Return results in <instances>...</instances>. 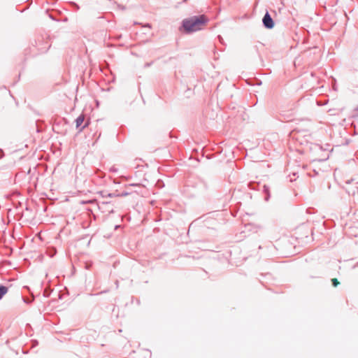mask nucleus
<instances>
[{
    "label": "nucleus",
    "instance_id": "ddd939ff",
    "mask_svg": "<svg viewBox=\"0 0 358 358\" xmlns=\"http://www.w3.org/2000/svg\"><path fill=\"white\" fill-rule=\"evenodd\" d=\"M110 171H113V172H116L117 171V169L115 168V167H111L110 169Z\"/></svg>",
    "mask_w": 358,
    "mask_h": 358
},
{
    "label": "nucleus",
    "instance_id": "f257e3e1",
    "mask_svg": "<svg viewBox=\"0 0 358 358\" xmlns=\"http://www.w3.org/2000/svg\"><path fill=\"white\" fill-rule=\"evenodd\" d=\"M208 22V18L204 15L192 16L183 20L182 27L188 32H194L202 29V27Z\"/></svg>",
    "mask_w": 358,
    "mask_h": 358
},
{
    "label": "nucleus",
    "instance_id": "423d86ee",
    "mask_svg": "<svg viewBox=\"0 0 358 358\" xmlns=\"http://www.w3.org/2000/svg\"><path fill=\"white\" fill-rule=\"evenodd\" d=\"M8 287L4 285H0V299L8 292Z\"/></svg>",
    "mask_w": 358,
    "mask_h": 358
},
{
    "label": "nucleus",
    "instance_id": "dca6fc26",
    "mask_svg": "<svg viewBox=\"0 0 358 358\" xmlns=\"http://www.w3.org/2000/svg\"><path fill=\"white\" fill-rule=\"evenodd\" d=\"M110 203L109 201H103L102 203H103V204H108V203Z\"/></svg>",
    "mask_w": 358,
    "mask_h": 358
},
{
    "label": "nucleus",
    "instance_id": "5701e85b",
    "mask_svg": "<svg viewBox=\"0 0 358 358\" xmlns=\"http://www.w3.org/2000/svg\"><path fill=\"white\" fill-rule=\"evenodd\" d=\"M187 1V0H184V1H185H185Z\"/></svg>",
    "mask_w": 358,
    "mask_h": 358
},
{
    "label": "nucleus",
    "instance_id": "6e6552de",
    "mask_svg": "<svg viewBox=\"0 0 358 358\" xmlns=\"http://www.w3.org/2000/svg\"><path fill=\"white\" fill-rule=\"evenodd\" d=\"M331 282L334 287H336L338 285H339V282L336 278L331 279Z\"/></svg>",
    "mask_w": 358,
    "mask_h": 358
},
{
    "label": "nucleus",
    "instance_id": "6ab92c4d",
    "mask_svg": "<svg viewBox=\"0 0 358 358\" xmlns=\"http://www.w3.org/2000/svg\"><path fill=\"white\" fill-rule=\"evenodd\" d=\"M146 27H150V24H147Z\"/></svg>",
    "mask_w": 358,
    "mask_h": 358
},
{
    "label": "nucleus",
    "instance_id": "f8f14e48",
    "mask_svg": "<svg viewBox=\"0 0 358 358\" xmlns=\"http://www.w3.org/2000/svg\"><path fill=\"white\" fill-rule=\"evenodd\" d=\"M4 156L3 152L1 149H0V159L3 158Z\"/></svg>",
    "mask_w": 358,
    "mask_h": 358
},
{
    "label": "nucleus",
    "instance_id": "a211bd4d",
    "mask_svg": "<svg viewBox=\"0 0 358 358\" xmlns=\"http://www.w3.org/2000/svg\"><path fill=\"white\" fill-rule=\"evenodd\" d=\"M355 111L357 113V114H358V106H357V107H356V108H355Z\"/></svg>",
    "mask_w": 358,
    "mask_h": 358
},
{
    "label": "nucleus",
    "instance_id": "2eb2a0df",
    "mask_svg": "<svg viewBox=\"0 0 358 358\" xmlns=\"http://www.w3.org/2000/svg\"><path fill=\"white\" fill-rule=\"evenodd\" d=\"M87 126V124H85V125H83V126L82 127V128H81L80 130H82L83 129L85 128Z\"/></svg>",
    "mask_w": 358,
    "mask_h": 358
},
{
    "label": "nucleus",
    "instance_id": "9d476101",
    "mask_svg": "<svg viewBox=\"0 0 358 358\" xmlns=\"http://www.w3.org/2000/svg\"><path fill=\"white\" fill-rule=\"evenodd\" d=\"M72 6H73L76 10H79L80 7L75 2H71L70 3Z\"/></svg>",
    "mask_w": 358,
    "mask_h": 358
},
{
    "label": "nucleus",
    "instance_id": "1a4fd4ad",
    "mask_svg": "<svg viewBox=\"0 0 358 358\" xmlns=\"http://www.w3.org/2000/svg\"><path fill=\"white\" fill-rule=\"evenodd\" d=\"M129 194L127 192H122L120 194H117V196H126Z\"/></svg>",
    "mask_w": 358,
    "mask_h": 358
},
{
    "label": "nucleus",
    "instance_id": "20e7f679",
    "mask_svg": "<svg viewBox=\"0 0 358 358\" xmlns=\"http://www.w3.org/2000/svg\"><path fill=\"white\" fill-rule=\"evenodd\" d=\"M262 23L265 28L272 29L274 27V22L268 12H266L263 17Z\"/></svg>",
    "mask_w": 358,
    "mask_h": 358
},
{
    "label": "nucleus",
    "instance_id": "7ed1b4c3",
    "mask_svg": "<svg viewBox=\"0 0 358 358\" xmlns=\"http://www.w3.org/2000/svg\"><path fill=\"white\" fill-rule=\"evenodd\" d=\"M327 145L329 147V145ZM319 152H321V155L319 156L317 158L315 159V160L321 162L324 161L329 158V148L323 149L320 145H315V154H318Z\"/></svg>",
    "mask_w": 358,
    "mask_h": 358
},
{
    "label": "nucleus",
    "instance_id": "f03ea898",
    "mask_svg": "<svg viewBox=\"0 0 358 358\" xmlns=\"http://www.w3.org/2000/svg\"><path fill=\"white\" fill-rule=\"evenodd\" d=\"M248 187L252 189H254V190H260L261 189V187L262 188V192L266 194L265 196V201H268L269 198H270V192H269V187L266 185H261L260 182H250L249 184H248Z\"/></svg>",
    "mask_w": 358,
    "mask_h": 358
},
{
    "label": "nucleus",
    "instance_id": "412c9836",
    "mask_svg": "<svg viewBox=\"0 0 358 358\" xmlns=\"http://www.w3.org/2000/svg\"><path fill=\"white\" fill-rule=\"evenodd\" d=\"M310 75H311L312 76H313V72H311V73H310Z\"/></svg>",
    "mask_w": 358,
    "mask_h": 358
},
{
    "label": "nucleus",
    "instance_id": "39448f33",
    "mask_svg": "<svg viewBox=\"0 0 358 358\" xmlns=\"http://www.w3.org/2000/svg\"><path fill=\"white\" fill-rule=\"evenodd\" d=\"M85 120V117L83 115H79L76 120V128L78 129L81 125L83 123Z\"/></svg>",
    "mask_w": 358,
    "mask_h": 358
},
{
    "label": "nucleus",
    "instance_id": "4468645a",
    "mask_svg": "<svg viewBox=\"0 0 358 358\" xmlns=\"http://www.w3.org/2000/svg\"><path fill=\"white\" fill-rule=\"evenodd\" d=\"M90 264H86V265H85V268H86L87 269H89V268H90Z\"/></svg>",
    "mask_w": 358,
    "mask_h": 358
},
{
    "label": "nucleus",
    "instance_id": "9b49d317",
    "mask_svg": "<svg viewBox=\"0 0 358 358\" xmlns=\"http://www.w3.org/2000/svg\"><path fill=\"white\" fill-rule=\"evenodd\" d=\"M22 300L26 303H30L32 301V300H30V299H27V298H23V297H22Z\"/></svg>",
    "mask_w": 358,
    "mask_h": 358
},
{
    "label": "nucleus",
    "instance_id": "aec40b11",
    "mask_svg": "<svg viewBox=\"0 0 358 358\" xmlns=\"http://www.w3.org/2000/svg\"><path fill=\"white\" fill-rule=\"evenodd\" d=\"M317 104L320 105V103L318 101H317Z\"/></svg>",
    "mask_w": 358,
    "mask_h": 358
},
{
    "label": "nucleus",
    "instance_id": "4be33fe9",
    "mask_svg": "<svg viewBox=\"0 0 358 358\" xmlns=\"http://www.w3.org/2000/svg\"><path fill=\"white\" fill-rule=\"evenodd\" d=\"M314 173H315V176L317 174V172L315 170L314 171Z\"/></svg>",
    "mask_w": 358,
    "mask_h": 358
},
{
    "label": "nucleus",
    "instance_id": "f3484780",
    "mask_svg": "<svg viewBox=\"0 0 358 358\" xmlns=\"http://www.w3.org/2000/svg\"><path fill=\"white\" fill-rule=\"evenodd\" d=\"M310 234H311V236H313V229H311V231H310Z\"/></svg>",
    "mask_w": 358,
    "mask_h": 358
},
{
    "label": "nucleus",
    "instance_id": "0eeeda50",
    "mask_svg": "<svg viewBox=\"0 0 358 358\" xmlns=\"http://www.w3.org/2000/svg\"><path fill=\"white\" fill-rule=\"evenodd\" d=\"M101 194L102 195V197H103V198L117 196V194H115V193H108V194H106V193H104V192H101Z\"/></svg>",
    "mask_w": 358,
    "mask_h": 358
}]
</instances>
